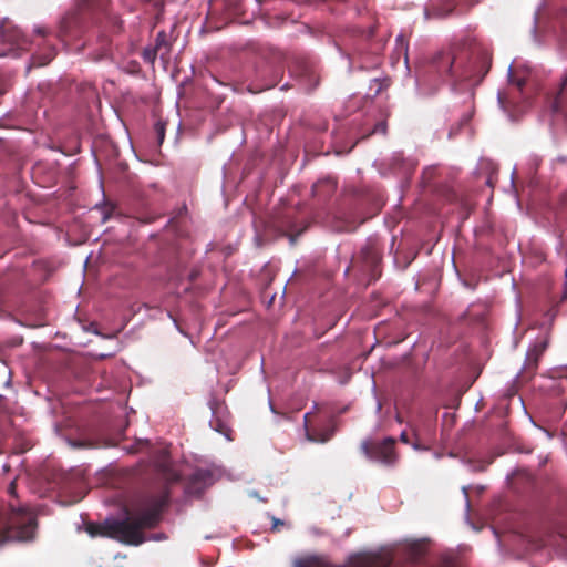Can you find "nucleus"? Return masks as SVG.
Listing matches in <instances>:
<instances>
[{"instance_id":"nucleus-1","label":"nucleus","mask_w":567,"mask_h":567,"mask_svg":"<svg viewBox=\"0 0 567 567\" xmlns=\"http://www.w3.org/2000/svg\"><path fill=\"white\" fill-rule=\"evenodd\" d=\"M169 503V489L138 496L130 507H125V518L105 520L102 524L89 523L85 530L91 537H107L125 545L138 546L144 540V529L155 528Z\"/></svg>"},{"instance_id":"nucleus-2","label":"nucleus","mask_w":567,"mask_h":567,"mask_svg":"<svg viewBox=\"0 0 567 567\" xmlns=\"http://www.w3.org/2000/svg\"><path fill=\"white\" fill-rule=\"evenodd\" d=\"M458 54L440 52L434 59L439 73L457 81L473 80L481 82L492 65V54L476 38H467Z\"/></svg>"},{"instance_id":"nucleus-3","label":"nucleus","mask_w":567,"mask_h":567,"mask_svg":"<svg viewBox=\"0 0 567 567\" xmlns=\"http://www.w3.org/2000/svg\"><path fill=\"white\" fill-rule=\"evenodd\" d=\"M102 23L104 20L116 31L121 21L109 11V0H78L76 8L68 12L61 20L59 38L66 41L80 37L89 27V21Z\"/></svg>"},{"instance_id":"nucleus-4","label":"nucleus","mask_w":567,"mask_h":567,"mask_svg":"<svg viewBox=\"0 0 567 567\" xmlns=\"http://www.w3.org/2000/svg\"><path fill=\"white\" fill-rule=\"evenodd\" d=\"M37 528L32 512L16 504L0 503V545L8 540H30Z\"/></svg>"},{"instance_id":"nucleus-5","label":"nucleus","mask_w":567,"mask_h":567,"mask_svg":"<svg viewBox=\"0 0 567 567\" xmlns=\"http://www.w3.org/2000/svg\"><path fill=\"white\" fill-rule=\"evenodd\" d=\"M547 106L551 116V124L557 128L567 131V71L561 78L558 89L547 96Z\"/></svg>"},{"instance_id":"nucleus-6","label":"nucleus","mask_w":567,"mask_h":567,"mask_svg":"<svg viewBox=\"0 0 567 567\" xmlns=\"http://www.w3.org/2000/svg\"><path fill=\"white\" fill-rule=\"evenodd\" d=\"M175 30L176 23L172 25L169 33L164 30L159 31L154 40V44L143 49L142 58L146 63L153 65L157 56L164 62L168 61L173 43L177 39Z\"/></svg>"},{"instance_id":"nucleus-7","label":"nucleus","mask_w":567,"mask_h":567,"mask_svg":"<svg viewBox=\"0 0 567 567\" xmlns=\"http://www.w3.org/2000/svg\"><path fill=\"white\" fill-rule=\"evenodd\" d=\"M394 445L395 440L393 437H386L382 442L367 440L361 443V451L369 460L392 466L398 461Z\"/></svg>"},{"instance_id":"nucleus-8","label":"nucleus","mask_w":567,"mask_h":567,"mask_svg":"<svg viewBox=\"0 0 567 567\" xmlns=\"http://www.w3.org/2000/svg\"><path fill=\"white\" fill-rule=\"evenodd\" d=\"M0 42L11 45L8 51L1 50L0 56L7 55L8 52L13 49V47H17V49L27 50L28 45L27 39L9 19L0 20Z\"/></svg>"},{"instance_id":"nucleus-9","label":"nucleus","mask_w":567,"mask_h":567,"mask_svg":"<svg viewBox=\"0 0 567 567\" xmlns=\"http://www.w3.org/2000/svg\"><path fill=\"white\" fill-rule=\"evenodd\" d=\"M411 434L413 436L412 446L414 450L426 451L434 441L435 429L432 422L422 425H412Z\"/></svg>"},{"instance_id":"nucleus-10","label":"nucleus","mask_w":567,"mask_h":567,"mask_svg":"<svg viewBox=\"0 0 567 567\" xmlns=\"http://www.w3.org/2000/svg\"><path fill=\"white\" fill-rule=\"evenodd\" d=\"M210 480L212 473L209 471L198 470L189 476L185 485V492L189 495H199L208 486Z\"/></svg>"},{"instance_id":"nucleus-11","label":"nucleus","mask_w":567,"mask_h":567,"mask_svg":"<svg viewBox=\"0 0 567 567\" xmlns=\"http://www.w3.org/2000/svg\"><path fill=\"white\" fill-rule=\"evenodd\" d=\"M547 346H548V341L546 339H544L542 341L536 342L528 350L527 355H526V361L524 364V371H525V373L529 374V377H533L536 373V371L538 369L539 360H540L542 355L544 354V352L546 351Z\"/></svg>"},{"instance_id":"nucleus-12","label":"nucleus","mask_w":567,"mask_h":567,"mask_svg":"<svg viewBox=\"0 0 567 567\" xmlns=\"http://www.w3.org/2000/svg\"><path fill=\"white\" fill-rule=\"evenodd\" d=\"M310 415L311 413H306L303 416V423L306 429V436L311 442L317 443H326L328 442L334 434V427H329L323 431L321 430H310L309 423H310Z\"/></svg>"},{"instance_id":"nucleus-13","label":"nucleus","mask_w":567,"mask_h":567,"mask_svg":"<svg viewBox=\"0 0 567 567\" xmlns=\"http://www.w3.org/2000/svg\"><path fill=\"white\" fill-rule=\"evenodd\" d=\"M456 3L454 0H441L437 4H434L431 9L425 10V17L427 19H442L449 17L455 9Z\"/></svg>"},{"instance_id":"nucleus-14","label":"nucleus","mask_w":567,"mask_h":567,"mask_svg":"<svg viewBox=\"0 0 567 567\" xmlns=\"http://www.w3.org/2000/svg\"><path fill=\"white\" fill-rule=\"evenodd\" d=\"M276 227L281 235L289 236L292 243H295L296 237L301 235L305 230V228L296 230V225L290 215H285L282 218L276 220Z\"/></svg>"},{"instance_id":"nucleus-15","label":"nucleus","mask_w":567,"mask_h":567,"mask_svg":"<svg viewBox=\"0 0 567 567\" xmlns=\"http://www.w3.org/2000/svg\"><path fill=\"white\" fill-rule=\"evenodd\" d=\"M336 190V183L332 179H324L312 186V195L320 199L329 198Z\"/></svg>"},{"instance_id":"nucleus-16","label":"nucleus","mask_w":567,"mask_h":567,"mask_svg":"<svg viewBox=\"0 0 567 567\" xmlns=\"http://www.w3.org/2000/svg\"><path fill=\"white\" fill-rule=\"evenodd\" d=\"M56 52L53 47L48 48L44 52L35 53L31 58L30 68H40L48 65L55 56Z\"/></svg>"},{"instance_id":"nucleus-17","label":"nucleus","mask_w":567,"mask_h":567,"mask_svg":"<svg viewBox=\"0 0 567 567\" xmlns=\"http://www.w3.org/2000/svg\"><path fill=\"white\" fill-rule=\"evenodd\" d=\"M293 567H328V564L319 556L309 555L296 558L293 560Z\"/></svg>"},{"instance_id":"nucleus-18","label":"nucleus","mask_w":567,"mask_h":567,"mask_svg":"<svg viewBox=\"0 0 567 567\" xmlns=\"http://www.w3.org/2000/svg\"><path fill=\"white\" fill-rule=\"evenodd\" d=\"M509 82L516 86L517 91L523 94L524 87L527 85L528 80L525 76H517L515 73H509Z\"/></svg>"},{"instance_id":"nucleus-19","label":"nucleus","mask_w":567,"mask_h":567,"mask_svg":"<svg viewBox=\"0 0 567 567\" xmlns=\"http://www.w3.org/2000/svg\"><path fill=\"white\" fill-rule=\"evenodd\" d=\"M154 131L157 137L158 145H161L164 142L165 138V132H166V123L162 120H158L154 124Z\"/></svg>"},{"instance_id":"nucleus-20","label":"nucleus","mask_w":567,"mask_h":567,"mask_svg":"<svg viewBox=\"0 0 567 567\" xmlns=\"http://www.w3.org/2000/svg\"><path fill=\"white\" fill-rule=\"evenodd\" d=\"M362 255L371 265L377 264L380 258L379 254L372 247L364 248Z\"/></svg>"},{"instance_id":"nucleus-21","label":"nucleus","mask_w":567,"mask_h":567,"mask_svg":"<svg viewBox=\"0 0 567 567\" xmlns=\"http://www.w3.org/2000/svg\"><path fill=\"white\" fill-rule=\"evenodd\" d=\"M386 128H388L386 123L385 122H380V123L375 124L373 133L385 134L386 133Z\"/></svg>"},{"instance_id":"nucleus-22","label":"nucleus","mask_w":567,"mask_h":567,"mask_svg":"<svg viewBox=\"0 0 567 567\" xmlns=\"http://www.w3.org/2000/svg\"><path fill=\"white\" fill-rule=\"evenodd\" d=\"M400 441L405 443V444H411L412 445L413 437L411 439L410 434L406 431H403L401 433V435H400Z\"/></svg>"},{"instance_id":"nucleus-23","label":"nucleus","mask_w":567,"mask_h":567,"mask_svg":"<svg viewBox=\"0 0 567 567\" xmlns=\"http://www.w3.org/2000/svg\"><path fill=\"white\" fill-rule=\"evenodd\" d=\"M498 103L504 110H508L509 102L506 100V96L504 94H498Z\"/></svg>"},{"instance_id":"nucleus-24","label":"nucleus","mask_w":567,"mask_h":567,"mask_svg":"<svg viewBox=\"0 0 567 567\" xmlns=\"http://www.w3.org/2000/svg\"><path fill=\"white\" fill-rule=\"evenodd\" d=\"M285 525V522H282L281 519L279 518H272V527L271 529L272 530H279V526H284Z\"/></svg>"},{"instance_id":"nucleus-25","label":"nucleus","mask_w":567,"mask_h":567,"mask_svg":"<svg viewBox=\"0 0 567 567\" xmlns=\"http://www.w3.org/2000/svg\"><path fill=\"white\" fill-rule=\"evenodd\" d=\"M212 426L219 433H224V425L221 424V422L217 419L216 420V424H214V422L212 421Z\"/></svg>"},{"instance_id":"nucleus-26","label":"nucleus","mask_w":567,"mask_h":567,"mask_svg":"<svg viewBox=\"0 0 567 567\" xmlns=\"http://www.w3.org/2000/svg\"><path fill=\"white\" fill-rule=\"evenodd\" d=\"M16 491H17V484H16V481H12L8 487V492L11 496H16Z\"/></svg>"},{"instance_id":"nucleus-27","label":"nucleus","mask_w":567,"mask_h":567,"mask_svg":"<svg viewBox=\"0 0 567 567\" xmlns=\"http://www.w3.org/2000/svg\"><path fill=\"white\" fill-rule=\"evenodd\" d=\"M169 482H177L179 480V475L177 473H171L169 475Z\"/></svg>"},{"instance_id":"nucleus-28","label":"nucleus","mask_w":567,"mask_h":567,"mask_svg":"<svg viewBox=\"0 0 567 567\" xmlns=\"http://www.w3.org/2000/svg\"><path fill=\"white\" fill-rule=\"evenodd\" d=\"M564 287H565V290H564L563 298L566 299L567 298V268H566V271H565V284H564Z\"/></svg>"},{"instance_id":"nucleus-29","label":"nucleus","mask_w":567,"mask_h":567,"mask_svg":"<svg viewBox=\"0 0 567 567\" xmlns=\"http://www.w3.org/2000/svg\"><path fill=\"white\" fill-rule=\"evenodd\" d=\"M373 81L379 85L377 91H375V94H379L381 92V90H382V84H381V82L378 79H374Z\"/></svg>"},{"instance_id":"nucleus-30","label":"nucleus","mask_w":567,"mask_h":567,"mask_svg":"<svg viewBox=\"0 0 567 567\" xmlns=\"http://www.w3.org/2000/svg\"><path fill=\"white\" fill-rule=\"evenodd\" d=\"M35 31H37L38 34H41V35H45L47 34L45 28H38Z\"/></svg>"},{"instance_id":"nucleus-31","label":"nucleus","mask_w":567,"mask_h":567,"mask_svg":"<svg viewBox=\"0 0 567 567\" xmlns=\"http://www.w3.org/2000/svg\"><path fill=\"white\" fill-rule=\"evenodd\" d=\"M487 184H488L489 186H492V181H491V178H488Z\"/></svg>"},{"instance_id":"nucleus-32","label":"nucleus","mask_w":567,"mask_h":567,"mask_svg":"<svg viewBox=\"0 0 567 567\" xmlns=\"http://www.w3.org/2000/svg\"><path fill=\"white\" fill-rule=\"evenodd\" d=\"M159 19H161V14H157L156 20L159 21Z\"/></svg>"}]
</instances>
